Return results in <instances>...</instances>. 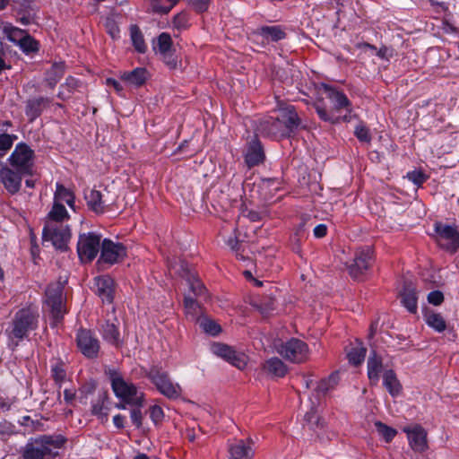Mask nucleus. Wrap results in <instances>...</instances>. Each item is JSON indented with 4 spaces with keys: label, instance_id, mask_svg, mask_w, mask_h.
<instances>
[{
    "label": "nucleus",
    "instance_id": "nucleus-64",
    "mask_svg": "<svg viewBox=\"0 0 459 459\" xmlns=\"http://www.w3.org/2000/svg\"><path fill=\"white\" fill-rule=\"evenodd\" d=\"M161 57L169 68L174 69L177 67L178 61L177 58L174 57L172 51L167 53V55H161Z\"/></svg>",
    "mask_w": 459,
    "mask_h": 459
},
{
    "label": "nucleus",
    "instance_id": "nucleus-39",
    "mask_svg": "<svg viewBox=\"0 0 459 459\" xmlns=\"http://www.w3.org/2000/svg\"><path fill=\"white\" fill-rule=\"evenodd\" d=\"M2 30L4 34L9 40L13 42H17L19 44L22 40L24 36L27 34L25 30L14 27L8 22L3 24Z\"/></svg>",
    "mask_w": 459,
    "mask_h": 459
},
{
    "label": "nucleus",
    "instance_id": "nucleus-50",
    "mask_svg": "<svg viewBox=\"0 0 459 459\" xmlns=\"http://www.w3.org/2000/svg\"><path fill=\"white\" fill-rule=\"evenodd\" d=\"M211 351L217 357L230 362V347L228 345L220 342H213L211 345Z\"/></svg>",
    "mask_w": 459,
    "mask_h": 459
},
{
    "label": "nucleus",
    "instance_id": "nucleus-2",
    "mask_svg": "<svg viewBox=\"0 0 459 459\" xmlns=\"http://www.w3.org/2000/svg\"><path fill=\"white\" fill-rule=\"evenodd\" d=\"M105 373L110 380L112 390L117 397L130 405L137 407L143 405L144 394L136 385L126 381L116 369L108 368Z\"/></svg>",
    "mask_w": 459,
    "mask_h": 459
},
{
    "label": "nucleus",
    "instance_id": "nucleus-48",
    "mask_svg": "<svg viewBox=\"0 0 459 459\" xmlns=\"http://www.w3.org/2000/svg\"><path fill=\"white\" fill-rule=\"evenodd\" d=\"M187 282L190 286L191 291L198 297L204 296L206 299V289L200 280L195 275L187 278Z\"/></svg>",
    "mask_w": 459,
    "mask_h": 459
},
{
    "label": "nucleus",
    "instance_id": "nucleus-8",
    "mask_svg": "<svg viewBox=\"0 0 459 459\" xmlns=\"http://www.w3.org/2000/svg\"><path fill=\"white\" fill-rule=\"evenodd\" d=\"M277 352L292 363H302L308 357V347L305 342L291 338L278 346Z\"/></svg>",
    "mask_w": 459,
    "mask_h": 459
},
{
    "label": "nucleus",
    "instance_id": "nucleus-37",
    "mask_svg": "<svg viewBox=\"0 0 459 459\" xmlns=\"http://www.w3.org/2000/svg\"><path fill=\"white\" fill-rule=\"evenodd\" d=\"M258 33L273 41H279L286 37V33L280 26H262L258 29Z\"/></svg>",
    "mask_w": 459,
    "mask_h": 459
},
{
    "label": "nucleus",
    "instance_id": "nucleus-51",
    "mask_svg": "<svg viewBox=\"0 0 459 459\" xmlns=\"http://www.w3.org/2000/svg\"><path fill=\"white\" fill-rule=\"evenodd\" d=\"M19 45L21 48L26 53L36 52L39 49L38 42L28 34L24 36Z\"/></svg>",
    "mask_w": 459,
    "mask_h": 459
},
{
    "label": "nucleus",
    "instance_id": "nucleus-33",
    "mask_svg": "<svg viewBox=\"0 0 459 459\" xmlns=\"http://www.w3.org/2000/svg\"><path fill=\"white\" fill-rule=\"evenodd\" d=\"M116 322L117 323L116 318H114L113 322L107 320V322L101 326V329L104 340L110 342L111 344L118 346L121 342L120 333L118 332L117 325Z\"/></svg>",
    "mask_w": 459,
    "mask_h": 459
},
{
    "label": "nucleus",
    "instance_id": "nucleus-27",
    "mask_svg": "<svg viewBox=\"0 0 459 459\" xmlns=\"http://www.w3.org/2000/svg\"><path fill=\"white\" fill-rule=\"evenodd\" d=\"M263 368L268 375L273 377H283L288 372L287 366L277 357L267 359L264 363Z\"/></svg>",
    "mask_w": 459,
    "mask_h": 459
},
{
    "label": "nucleus",
    "instance_id": "nucleus-38",
    "mask_svg": "<svg viewBox=\"0 0 459 459\" xmlns=\"http://www.w3.org/2000/svg\"><path fill=\"white\" fill-rule=\"evenodd\" d=\"M424 316L427 325L437 332L442 333L446 329V320L439 313L427 312Z\"/></svg>",
    "mask_w": 459,
    "mask_h": 459
},
{
    "label": "nucleus",
    "instance_id": "nucleus-12",
    "mask_svg": "<svg viewBox=\"0 0 459 459\" xmlns=\"http://www.w3.org/2000/svg\"><path fill=\"white\" fill-rule=\"evenodd\" d=\"M76 342L80 351L88 359H95L100 351V341L87 329H81L76 335Z\"/></svg>",
    "mask_w": 459,
    "mask_h": 459
},
{
    "label": "nucleus",
    "instance_id": "nucleus-5",
    "mask_svg": "<svg viewBox=\"0 0 459 459\" xmlns=\"http://www.w3.org/2000/svg\"><path fill=\"white\" fill-rule=\"evenodd\" d=\"M148 377L156 386L157 390L169 399H178L182 394V388L178 383H174L168 372L157 366L150 368Z\"/></svg>",
    "mask_w": 459,
    "mask_h": 459
},
{
    "label": "nucleus",
    "instance_id": "nucleus-4",
    "mask_svg": "<svg viewBox=\"0 0 459 459\" xmlns=\"http://www.w3.org/2000/svg\"><path fill=\"white\" fill-rule=\"evenodd\" d=\"M45 304L54 319L56 325L66 312L65 307L64 285L62 282L50 283L45 291Z\"/></svg>",
    "mask_w": 459,
    "mask_h": 459
},
{
    "label": "nucleus",
    "instance_id": "nucleus-25",
    "mask_svg": "<svg viewBox=\"0 0 459 459\" xmlns=\"http://www.w3.org/2000/svg\"><path fill=\"white\" fill-rule=\"evenodd\" d=\"M383 385L392 397H397L403 391L402 384L393 369H387L384 372Z\"/></svg>",
    "mask_w": 459,
    "mask_h": 459
},
{
    "label": "nucleus",
    "instance_id": "nucleus-21",
    "mask_svg": "<svg viewBox=\"0 0 459 459\" xmlns=\"http://www.w3.org/2000/svg\"><path fill=\"white\" fill-rule=\"evenodd\" d=\"M278 109L281 113V120L283 121V124H285L290 134L293 133L299 127L301 120L298 116L294 106L279 104Z\"/></svg>",
    "mask_w": 459,
    "mask_h": 459
},
{
    "label": "nucleus",
    "instance_id": "nucleus-22",
    "mask_svg": "<svg viewBox=\"0 0 459 459\" xmlns=\"http://www.w3.org/2000/svg\"><path fill=\"white\" fill-rule=\"evenodd\" d=\"M367 368L368 377L369 379L370 385H377L380 378V373L383 370V359L382 357L378 355L375 350L370 351L367 362Z\"/></svg>",
    "mask_w": 459,
    "mask_h": 459
},
{
    "label": "nucleus",
    "instance_id": "nucleus-10",
    "mask_svg": "<svg viewBox=\"0 0 459 459\" xmlns=\"http://www.w3.org/2000/svg\"><path fill=\"white\" fill-rule=\"evenodd\" d=\"M100 235L94 232L80 234L77 252L82 262H91L100 250Z\"/></svg>",
    "mask_w": 459,
    "mask_h": 459
},
{
    "label": "nucleus",
    "instance_id": "nucleus-11",
    "mask_svg": "<svg viewBox=\"0 0 459 459\" xmlns=\"http://www.w3.org/2000/svg\"><path fill=\"white\" fill-rule=\"evenodd\" d=\"M373 261V250L370 247H359L355 251L352 263L348 266L350 275L360 280L370 268Z\"/></svg>",
    "mask_w": 459,
    "mask_h": 459
},
{
    "label": "nucleus",
    "instance_id": "nucleus-53",
    "mask_svg": "<svg viewBox=\"0 0 459 459\" xmlns=\"http://www.w3.org/2000/svg\"><path fill=\"white\" fill-rule=\"evenodd\" d=\"M354 134L360 142L370 143L371 141L369 130L363 125L355 127Z\"/></svg>",
    "mask_w": 459,
    "mask_h": 459
},
{
    "label": "nucleus",
    "instance_id": "nucleus-32",
    "mask_svg": "<svg viewBox=\"0 0 459 459\" xmlns=\"http://www.w3.org/2000/svg\"><path fill=\"white\" fill-rule=\"evenodd\" d=\"M401 301L411 313L417 311V295L415 288L411 284H405L401 292Z\"/></svg>",
    "mask_w": 459,
    "mask_h": 459
},
{
    "label": "nucleus",
    "instance_id": "nucleus-17",
    "mask_svg": "<svg viewBox=\"0 0 459 459\" xmlns=\"http://www.w3.org/2000/svg\"><path fill=\"white\" fill-rule=\"evenodd\" d=\"M108 193H105L91 189L89 193L85 194L88 207L96 213H102L106 209L112 204L108 199Z\"/></svg>",
    "mask_w": 459,
    "mask_h": 459
},
{
    "label": "nucleus",
    "instance_id": "nucleus-29",
    "mask_svg": "<svg viewBox=\"0 0 459 459\" xmlns=\"http://www.w3.org/2000/svg\"><path fill=\"white\" fill-rule=\"evenodd\" d=\"M264 157L261 143L258 141H254L247 149L246 162L249 168L255 167L262 163Z\"/></svg>",
    "mask_w": 459,
    "mask_h": 459
},
{
    "label": "nucleus",
    "instance_id": "nucleus-52",
    "mask_svg": "<svg viewBox=\"0 0 459 459\" xmlns=\"http://www.w3.org/2000/svg\"><path fill=\"white\" fill-rule=\"evenodd\" d=\"M170 266L176 270V273H179L182 277L186 278L187 280L188 277H191V275H195L190 268L188 264L184 260H179V263L177 262L171 263Z\"/></svg>",
    "mask_w": 459,
    "mask_h": 459
},
{
    "label": "nucleus",
    "instance_id": "nucleus-57",
    "mask_svg": "<svg viewBox=\"0 0 459 459\" xmlns=\"http://www.w3.org/2000/svg\"><path fill=\"white\" fill-rule=\"evenodd\" d=\"M428 301L434 306H439L444 301V294L440 290H433L429 293Z\"/></svg>",
    "mask_w": 459,
    "mask_h": 459
},
{
    "label": "nucleus",
    "instance_id": "nucleus-30",
    "mask_svg": "<svg viewBox=\"0 0 459 459\" xmlns=\"http://www.w3.org/2000/svg\"><path fill=\"white\" fill-rule=\"evenodd\" d=\"M314 108L320 119L330 124H337L341 121H349L350 119L347 115L341 116L335 114L332 109L327 110L322 102L315 103Z\"/></svg>",
    "mask_w": 459,
    "mask_h": 459
},
{
    "label": "nucleus",
    "instance_id": "nucleus-61",
    "mask_svg": "<svg viewBox=\"0 0 459 459\" xmlns=\"http://www.w3.org/2000/svg\"><path fill=\"white\" fill-rule=\"evenodd\" d=\"M131 420L136 428H140L143 424V415L139 409H134L131 411Z\"/></svg>",
    "mask_w": 459,
    "mask_h": 459
},
{
    "label": "nucleus",
    "instance_id": "nucleus-46",
    "mask_svg": "<svg viewBox=\"0 0 459 459\" xmlns=\"http://www.w3.org/2000/svg\"><path fill=\"white\" fill-rule=\"evenodd\" d=\"M178 0H152L153 12L168 13Z\"/></svg>",
    "mask_w": 459,
    "mask_h": 459
},
{
    "label": "nucleus",
    "instance_id": "nucleus-15",
    "mask_svg": "<svg viewBox=\"0 0 459 459\" xmlns=\"http://www.w3.org/2000/svg\"><path fill=\"white\" fill-rule=\"evenodd\" d=\"M322 87L332 104V110L337 115H341V112L344 110L349 118V115L352 111V105L347 96L331 85L323 84Z\"/></svg>",
    "mask_w": 459,
    "mask_h": 459
},
{
    "label": "nucleus",
    "instance_id": "nucleus-47",
    "mask_svg": "<svg viewBox=\"0 0 459 459\" xmlns=\"http://www.w3.org/2000/svg\"><path fill=\"white\" fill-rule=\"evenodd\" d=\"M367 349L365 347L352 348L348 353L349 361L354 366L360 365L366 357Z\"/></svg>",
    "mask_w": 459,
    "mask_h": 459
},
{
    "label": "nucleus",
    "instance_id": "nucleus-7",
    "mask_svg": "<svg viewBox=\"0 0 459 459\" xmlns=\"http://www.w3.org/2000/svg\"><path fill=\"white\" fill-rule=\"evenodd\" d=\"M9 166L23 172L26 175H32L34 167V151L26 143H18L9 159Z\"/></svg>",
    "mask_w": 459,
    "mask_h": 459
},
{
    "label": "nucleus",
    "instance_id": "nucleus-16",
    "mask_svg": "<svg viewBox=\"0 0 459 459\" xmlns=\"http://www.w3.org/2000/svg\"><path fill=\"white\" fill-rule=\"evenodd\" d=\"M260 132L272 137H287L290 134L281 118L269 117L260 123Z\"/></svg>",
    "mask_w": 459,
    "mask_h": 459
},
{
    "label": "nucleus",
    "instance_id": "nucleus-14",
    "mask_svg": "<svg viewBox=\"0 0 459 459\" xmlns=\"http://www.w3.org/2000/svg\"><path fill=\"white\" fill-rule=\"evenodd\" d=\"M24 176H26V174L14 169L7 164H4L0 169V181L6 191L11 195H14L20 191L22 180Z\"/></svg>",
    "mask_w": 459,
    "mask_h": 459
},
{
    "label": "nucleus",
    "instance_id": "nucleus-55",
    "mask_svg": "<svg viewBox=\"0 0 459 459\" xmlns=\"http://www.w3.org/2000/svg\"><path fill=\"white\" fill-rule=\"evenodd\" d=\"M105 27L108 33L113 38H117L119 35V28L113 19L107 18L105 22Z\"/></svg>",
    "mask_w": 459,
    "mask_h": 459
},
{
    "label": "nucleus",
    "instance_id": "nucleus-23",
    "mask_svg": "<svg viewBox=\"0 0 459 459\" xmlns=\"http://www.w3.org/2000/svg\"><path fill=\"white\" fill-rule=\"evenodd\" d=\"M250 438L236 440L234 445H231V459H252L255 452L250 446Z\"/></svg>",
    "mask_w": 459,
    "mask_h": 459
},
{
    "label": "nucleus",
    "instance_id": "nucleus-26",
    "mask_svg": "<svg viewBox=\"0 0 459 459\" xmlns=\"http://www.w3.org/2000/svg\"><path fill=\"white\" fill-rule=\"evenodd\" d=\"M148 79V72L145 68L137 67L131 72H125L121 74V80L129 85L140 87Z\"/></svg>",
    "mask_w": 459,
    "mask_h": 459
},
{
    "label": "nucleus",
    "instance_id": "nucleus-59",
    "mask_svg": "<svg viewBox=\"0 0 459 459\" xmlns=\"http://www.w3.org/2000/svg\"><path fill=\"white\" fill-rule=\"evenodd\" d=\"M304 419L311 425V427H313V425L320 426L321 428L323 427V424L316 416V411L314 408H311V410L305 414Z\"/></svg>",
    "mask_w": 459,
    "mask_h": 459
},
{
    "label": "nucleus",
    "instance_id": "nucleus-44",
    "mask_svg": "<svg viewBox=\"0 0 459 459\" xmlns=\"http://www.w3.org/2000/svg\"><path fill=\"white\" fill-rule=\"evenodd\" d=\"M154 49L161 55H167V53L172 51V39L169 34L162 32L157 39V47Z\"/></svg>",
    "mask_w": 459,
    "mask_h": 459
},
{
    "label": "nucleus",
    "instance_id": "nucleus-45",
    "mask_svg": "<svg viewBox=\"0 0 459 459\" xmlns=\"http://www.w3.org/2000/svg\"><path fill=\"white\" fill-rule=\"evenodd\" d=\"M376 430L377 431L378 435L381 436L385 442H390L393 440V438L397 434V431L385 425V423L381 421L375 422Z\"/></svg>",
    "mask_w": 459,
    "mask_h": 459
},
{
    "label": "nucleus",
    "instance_id": "nucleus-6",
    "mask_svg": "<svg viewBox=\"0 0 459 459\" xmlns=\"http://www.w3.org/2000/svg\"><path fill=\"white\" fill-rule=\"evenodd\" d=\"M434 230L438 247L451 254H455L459 248V231L457 228L441 221H436Z\"/></svg>",
    "mask_w": 459,
    "mask_h": 459
},
{
    "label": "nucleus",
    "instance_id": "nucleus-41",
    "mask_svg": "<svg viewBox=\"0 0 459 459\" xmlns=\"http://www.w3.org/2000/svg\"><path fill=\"white\" fill-rule=\"evenodd\" d=\"M199 327L206 333L217 335L221 332V325L211 318L203 316L197 319Z\"/></svg>",
    "mask_w": 459,
    "mask_h": 459
},
{
    "label": "nucleus",
    "instance_id": "nucleus-43",
    "mask_svg": "<svg viewBox=\"0 0 459 459\" xmlns=\"http://www.w3.org/2000/svg\"><path fill=\"white\" fill-rule=\"evenodd\" d=\"M338 383L337 374H331L327 378L322 379L316 388L318 394H326L330 390L333 389Z\"/></svg>",
    "mask_w": 459,
    "mask_h": 459
},
{
    "label": "nucleus",
    "instance_id": "nucleus-63",
    "mask_svg": "<svg viewBox=\"0 0 459 459\" xmlns=\"http://www.w3.org/2000/svg\"><path fill=\"white\" fill-rule=\"evenodd\" d=\"M52 376L56 382H61L65 377V371L61 366L56 365L52 368Z\"/></svg>",
    "mask_w": 459,
    "mask_h": 459
},
{
    "label": "nucleus",
    "instance_id": "nucleus-28",
    "mask_svg": "<svg viewBox=\"0 0 459 459\" xmlns=\"http://www.w3.org/2000/svg\"><path fill=\"white\" fill-rule=\"evenodd\" d=\"M69 219V214L61 203L53 204V207L48 214L45 224H65L64 222Z\"/></svg>",
    "mask_w": 459,
    "mask_h": 459
},
{
    "label": "nucleus",
    "instance_id": "nucleus-35",
    "mask_svg": "<svg viewBox=\"0 0 459 459\" xmlns=\"http://www.w3.org/2000/svg\"><path fill=\"white\" fill-rule=\"evenodd\" d=\"M79 80L74 77L68 76L65 79V82L60 85L57 98L62 100L71 98L72 94L79 88Z\"/></svg>",
    "mask_w": 459,
    "mask_h": 459
},
{
    "label": "nucleus",
    "instance_id": "nucleus-54",
    "mask_svg": "<svg viewBox=\"0 0 459 459\" xmlns=\"http://www.w3.org/2000/svg\"><path fill=\"white\" fill-rule=\"evenodd\" d=\"M16 138V135L8 134H0V151L6 152L9 150L13 146V141Z\"/></svg>",
    "mask_w": 459,
    "mask_h": 459
},
{
    "label": "nucleus",
    "instance_id": "nucleus-1",
    "mask_svg": "<svg viewBox=\"0 0 459 459\" xmlns=\"http://www.w3.org/2000/svg\"><path fill=\"white\" fill-rule=\"evenodd\" d=\"M65 441L62 435H40L30 438L22 448L21 459H45L52 454V448H60Z\"/></svg>",
    "mask_w": 459,
    "mask_h": 459
},
{
    "label": "nucleus",
    "instance_id": "nucleus-56",
    "mask_svg": "<svg viewBox=\"0 0 459 459\" xmlns=\"http://www.w3.org/2000/svg\"><path fill=\"white\" fill-rule=\"evenodd\" d=\"M407 177L411 181H412L417 186H420L427 179V177L423 172L417 170L409 172Z\"/></svg>",
    "mask_w": 459,
    "mask_h": 459
},
{
    "label": "nucleus",
    "instance_id": "nucleus-58",
    "mask_svg": "<svg viewBox=\"0 0 459 459\" xmlns=\"http://www.w3.org/2000/svg\"><path fill=\"white\" fill-rule=\"evenodd\" d=\"M163 416V411L160 406L154 405L150 408V417L154 423L160 422Z\"/></svg>",
    "mask_w": 459,
    "mask_h": 459
},
{
    "label": "nucleus",
    "instance_id": "nucleus-42",
    "mask_svg": "<svg viewBox=\"0 0 459 459\" xmlns=\"http://www.w3.org/2000/svg\"><path fill=\"white\" fill-rule=\"evenodd\" d=\"M130 35L135 50L139 53H144L146 51L147 47L144 42L143 36L138 26L132 25L130 27Z\"/></svg>",
    "mask_w": 459,
    "mask_h": 459
},
{
    "label": "nucleus",
    "instance_id": "nucleus-24",
    "mask_svg": "<svg viewBox=\"0 0 459 459\" xmlns=\"http://www.w3.org/2000/svg\"><path fill=\"white\" fill-rule=\"evenodd\" d=\"M65 65L64 62H54L45 73L44 81L50 89H54L59 80L64 76Z\"/></svg>",
    "mask_w": 459,
    "mask_h": 459
},
{
    "label": "nucleus",
    "instance_id": "nucleus-60",
    "mask_svg": "<svg viewBox=\"0 0 459 459\" xmlns=\"http://www.w3.org/2000/svg\"><path fill=\"white\" fill-rule=\"evenodd\" d=\"M185 307L187 313H195L199 307L196 300L190 296H186L184 299Z\"/></svg>",
    "mask_w": 459,
    "mask_h": 459
},
{
    "label": "nucleus",
    "instance_id": "nucleus-19",
    "mask_svg": "<svg viewBox=\"0 0 459 459\" xmlns=\"http://www.w3.org/2000/svg\"><path fill=\"white\" fill-rule=\"evenodd\" d=\"M96 293L103 302L111 304L114 299L115 282L108 275L95 278Z\"/></svg>",
    "mask_w": 459,
    "mask_h": 459
},
{
    "label": "nucleus",
    "instance_id": "nucleus-3",
    "mask_svg": "<svg viewBox=\"0 0 459 459\" xmlns=\"http://www.w3.org/2000/svg\"><path fill=\"white\" fill-rule=\"evenodd\" d=\"M38 323L37 310L30 307L20 309L12 320L11 329L7 331L8 336L12 341L16 340L15 345H17L19 341L27 337L29 332L38 327Z\"/></svg>",
    "mask_w": 459,
    "mask_h": 459
},
{
    "label": "nucleus",
    "instance_id": "nucleus-49",
    "mask_svg": "<svg viewBox=\"0 0 459 459\" xmlns=\"http://www.w3.org/2000/svg\"><path fill=\"white\" fill-rule=\"evenodd\" d=\"M247 356L241 351H237L231 347V366L242 370L247 364Z\"/></svg>",
    "mask_w": 459,
    "mask_h": 459
},
{
    "label": "nucleus",
    "instance_id": "nucleus-13",
    "mask_svg": "<svg viewBox=\"0 0 459 459\" xmlns=\"http://www.w3.org/2000/svg\"><path fill=\"white\" fill-rule=\"evenodd\" d=\"M126 255V249L121 243H116L108 238L101 242L99 263L113 264L121 261Z\"/></svg>",
    "mask_w": 459,
    "mask_h": 459
},
{
    "label": "nucleus",
    "instance_id": "nucleus-36",
    "mask_svg": "<svg viewBox=\"0 0 459 459\" xmlns=\"http://www.w3.org/2000/svg\"><path fill=\"white\" fill-rule=\"evenodd\" d=\"M280 182L277 178H264L259 186L265 200H270L280 189Z\"/></svg>",
    "mask_w": 459,
    "mask_h": 459
},
{
    "label": "nucleus",
    "instance_id": "nucleus-62",
    "mask_svg": "<svg viewBox=\"0 0 459 459\" xmlns=\"http://www.w3.org/2000/svg\"><path fill=\"white\" fill-rule=\"evenodd\" d=\"M242 213L244 216H247L251 221H259L263 218V214L259 212L253 210H243Z\"/></svg>",
    "mask_w": 459,
    "mask_h": 459
},
{
    "label": "nucleus",
    "instance_id": "nucleus-9",
    "mask_svg": "<svg viewBox=\"0 0 459 459\" xmlns=\"http://www.w3.org/2000/svg\"><path fill=\"white\" fill-rule=\"evenodd\" d=\"M70 238V228L66 224H45L43 228V242H50L56 249L61 251L66 250Z\"/></svg>",
    "mask_w": 459,
    "mask_h": 459
},
{
    "label": "nucleus",
    "instance_id": "nucleus-18",
    "mask_svg": "<svg viewBox=\"0 0 459 459\" xmlns=\"http://www.w3.org/2000/svg\"><path fill=\"white\" fill-rule=\"evenodd\" d=\"M411 447L416 452H423L427 449V432L420 425L412 428H405Z\"/></svg>",
    "mask_w": 459,
    "mask_h": 459
},
{
    "label": "nucleus",
    "instance_id": "nucleus-20",
    "mask_svg": "<svg viewBox=\"0 0 459 459\" xmlns=\"http://www.w3.org/2000/svg\"><path fill=\"white\" fill-rule=\"evenodd\" d=\"M51 99L47 97H34L26 101L25 114L30 122L39 117L49 107Z\"/></svg>",
    "mask_w": 459,
    "mask_h": 459
},
{
    "label": "nucleus",
    "instance_id": "nucleus-31",
    "mask_svg": "<svg viewBox=\"0 0 459 459\" xmlns=\"http://www.w3.org/2000/svg\"><path fill=\"white\" fill-rule=\"evenodd\" d=\"M276 299L272 293L264 296H258L252 300V306L261 314L268 315L275 309Z\"/></svg>",
    "mask_w": 459,
    "mask_h": 459
},
{
    "label": "nucleus",
    "instance_id": "nucleus-40",
    "mask_svg": "<svg viewBox=\"0 0 459 459\" xmlns=\"http://www.w3.org/2000/svg\"><path fill=\"white\" fill-rule=\"evenodd\" d=\"M108 394L107 391H100L98 394V397L92 404V408H91L92 414L100 416V417H107L108 413H107V411H104V410L107 409L106 402L108 401Z\"/></svg>",
    "mask_w": 459,
    "mask_h": 459
},
{
    "label": "nucleus",
    "instance_id": "nucleus-34",
    "mask_svg": "<svg viewBox=\"0 0 459 459\" xmlns=\"http://www.w3.org/2000/svg\"><path fill=\"white\" fill-rule=\"evenodd\" d=\"M54 202L61 204L62 202H65L70 208H72L74 211L75 210L74 195L73 192L60 183H56V189L54 195Z\"/></svg>",
    "mask_w": 459,
    "mask_h": 459
}]
</instances>
